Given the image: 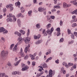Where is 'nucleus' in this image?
Wrapping results in <instances>:
<instances>
[{
  "mask_svg": "<svg viewBox=\"0 0 77 77\" xmlns=\"http://www.w3.org/2000/svg\"><path fill=\"white\" fill-rule=\"evenodd\" d=\"M38 11L40 12H43L44 15H46V8L44 7H40L38 8Z\"/></svg>",
  "mask_w": 77,
  "mask_h": 77,
  "instance_id": "obj_1",
  "label": "nucleus"
},
{
  "mask_svg": "<svg viewBox=\"0 0 77 77\" xmlns=\"http://www.w3.org/2000/svg\"><path fill=\"white\" fill-rule=\"evenodd\" d=\"M8 54V51H3L1 52V56L2 57H3L5 56H6L7 55V54Z\"/></svg>",
  "mask_w": 77,
  "mask_h": 77,
  "instance_id": "obj_2",
  "label": "nucleus"
},
{
  "mask_svg": "<svg viewBox=\"0 0 77 77\" xmlns=\"http://www.w3.org/2000/svg\"><path fill=\"white\" fill-rule=\"evenodd\" d=\"M71 6V4H66V3H63V8H66L68 7H70Z\"/></svg>",
  "mask_w": 77,
  "mask_h": 77,
  "instance_id": "obj_3",
  "label": "nucleus"
},
{
  "mask_svg": "<svg viewBox=\"0 0 77 77\" xmlns=\"http://www.w3.org/2000/svg\"><path fill=\"white\" fill-rule=\"evenodd\" d=\"M48 35V38H50L51 36L52 35V32L50 31V29H48L46 31Z\"/></svg>",
  "mask_w": 77,
  "mask_h": 77,
  "instance_id": "obj_4",
  "label": "nucleus"
},
{
  "mask_svg": "<svg viewBox=\"0 0 77 77\" xmlns=\"http://www.w3.org/2000/svg\"><path fill=\"white\" fill-rule=\"evenodd\" d=\"M36 54H37L36 53H35L33 55L30 54L29 55V56L30 57H31L32 60H34L35 59V56H36Z\"/></svg>",
  "mask_w": 77,
  "mask_h": 77,
  "instance_id": "obj_5",
  "label": "nucleus"
},
{
  "mask_svg": "<svg viewBox=\"0 0 77 77\" xmlns=\"http://www.w3.org/2000/svg\"><path fill=\"white\" fill-rule=\"evenodd\" d=\"M20 53V55L21 57H23L24 56H25V54H24V52H23V51L22 48H21Z\"/></svg>",
  "mask_w": 77,
  "mask_h": 77,
  "instance_id": "obj_6",
  "label": "nucleus"
},
{
  "mask_svg": "<svg viewBox=\"0 0 77 77\" xmlns=\"http://www.w3.org/2000/svg\"><path fill=\"white\" fill-rule=\"evenodd\" d=\"M1 31V33L2 32H3V34H6V33H8V30L5 29L3 27H2Z\"/></svg>",
  "mask_w": 77,
  "mask_h": 77,
  "instance_id": "obj_7",
  "label": "nucleus"
},
{
  "mask_svg": "<svg viewBox=\"0 0 77 77\" xmlns=\"http://www.w3.org/2000/svg\"><path fill=\"white\" fill-rule=\"evenodd\" d=\"M30 41V38H29V37H27L26 39L24 40V42L26 44H28V43H29Z\"/></svg>",
  "mask_w": 77,
  "mask_h": 77,
  "instance_id": "obj_8",
  "label": "nucleus"
},
{
  "mask_svg": "<svg viewBox=\"0 0 77 77\" xmlns=\"http://www.w3.org/2000/svg\"><path fill=\"white\" fill-rule=\"evenodd\" d=\"M49 76L50 77H52L53 75V70H52L50 69L49 71Z\"/></svg>",
  "mask_w": 77,
  "mask_h": 77,
  "instance_id": "obj_9",
  "label": "nucleus"
},
{
  "mask_svg": "<svg viewBox=\"0 0 77 77\" xmlns=\"http://www.w3.org/2000/svg\"><path fill=\"white\" fill-rule=\"evenodd\" d=\"M42 40H39L35 42V44H36V45H39V44H40L41 43H42Z\"/></svg>",
  "mask_w": 77,
  "mask_h": 77,
  "instance_id": "obj_10",
  "label": "nucleus"
},
{
  "mask_svg": "<svg viewBox=\"0 0 77 77\" xmlns=\"http://www.w3.org/2000/svg\"><path fill=\"white\" fill-rule=\"evenodd\" d=\"M15 5L16 6H18L19 8H20V6L21 5V3H20L19 1L18 0L17 2L15 3Z\"/></svg>",
  "mask_w": 77,
  "mask_h": 77,
  "instance_id": "obj_11",
  "label": "nucleus"
},
{
  "mask_svg": "<svg viewBox=\"0 0 77 77\" xmlns=\"http://www.w3.org/2000/svg\"><path fill=\"white\" fill-rule=\"evenodd\" d=\"M62 65L63 66H65L66 68H68L69 66L67 64V63L65 62H64L62 63Z\"/></svg>",
  "mask_w": 77,
  "mask_h": 77,
  "instance_id": "obj_12",
  "label": "nucleus"
},
{
  "mask_svg": "<svg viewBox=\"0 0 77 77\" xmlns=\"http://www.w3.org/2000/svg\"><path fill=\"white\" fill-rule=\"evenodd\" d=\"M17 23L19 27H21V21H20V20L18 19L17 20Z\"/></svg>",
  "mask_w": 77,
  "mask_h": 77,
  "instance_id": "obj_13",
  "label": "nucleus"
},
{
  "mask_svg": "<svg viewBox=\"0 0 77 77\" xmlns=\"http://www.w3.org/2000/svg\"><path fill=\"white\" fill-rule=\"evenodd\" d=\"M21 59H20L16 63H14V65H15V66H18V64H19L20 62V61H21Z\"/></svg>",
  "mask_w": 77,
  "mask_h": 77,
  "instance_id": "obj_14",
  "label": "nucleus"
},
{
  "mask_svg": "<svg viewBox=\"0 0 77 77\" xmlns=\"http://www.w3.org/2000/svg\"><path fill=\"white\" fill-rule=\"evenodd\" d=\"M17 17H22V18H23V17H24V16L21 13H19L17 14Z\"/></svg>",
  "mask_w": 77,
  "mask_h": 77,
  "instance_id": "obj_15",
  "label": "nucleus"
},
{
  "mask_svg": "<svg viewBox=\"0 0 77 77\" xmlns=\"http://www.w3.org/2000/svg\"><path fill=\"white\" fill-rule=\"evenodd\" d=\"M47 32L45 31V30L43 29L42 33L45 36H47Z\"/></svg>",
  "mask_w": 77,
  "mask_h": 77,
  "instance_id": "obj_16",
  "label": "nucleus"
},
{
  "mask_svg": "<svg viewBox=\"0 0 77 77\" xmlns=\"http://www.w3.org/2000/svg\"><path fill=\"white\" fill-rule=\"evenodd\" d=\"M52 59H53V58L52 57H49L45 61V62H46V63L48 62H49V60H52Z\"/></svg>",
  "mask_w": 77,
  "mask_h": 77,
  "instance_id": "obj_17",
  "label": "nucleus"
},
{
  "mask_svg": "<svg viewBox=\"0 0 77 77\" xmlns=\"http://www.w3.org/2000/svg\"><path fill=\"white\" fill-rule=\"evenodd\" d=\"M6 20L7 22H8V21H10V22H12V21H13L12 19L11 18V17L8 18Z\"/></svg>",
  "mask_w": 77,
  "mask_h": 77,
  "instance_id": "obj_18",
  "label": "nucleus"
},
{
  "mask_svg": "<svg viewBox=\"0 0 77 77\" xmlns=\"http://www.w3.org/2000/svg\"><path fill=\"white\" fill-rule=\"evenodd\" d=\"M14 34H15V35H17V36H21V34L17 32H15Z\"/></svg>",
  "mask_w": 77,
  "mask_h": 77,
  "instance_id": "obj_19",
  "label": "nucleus"
},
{
  "mask_svg": "<svg viewBox=\"0 0 77 77\" xmlns=\"http://www.w3.org/2000/svg\"><path fill=\"white\" fill-rule=\"evenodd\" d=\"M32 10H30L28 11V14L29 17L32 16Z\"/></svg>",
  "mask_w": 77,
  "mask_h": 77,
  "instance_id": "obj_20",
  "label": "nucleus"
},
{
  "mask_svg": "<svg viewBox=\"0 0 77 77\" xmlns=\"http://www.w3.org/2000/svg\"><path fill=\"white\" fill-rule=\"evenodd\" d=\"M51 25L50 23H49L46 25V27L47 29H50L51 27Z\"/></svg>",
  "mask_w": 77,
  "mask_h": 77,
  "instance_id": "obj_21",
  "label": "nucleus"
},
{
  "mask_svg": "<svg viewBox=\"0 0 77 77\" xmlns=\"http://www.w3.org/2000/svg\"><path fill=\"white\" fill-rule=\"evenodd\" d=\"M5 75V73L0 72V77H4Z\"/></svg>",
  "mask_w": 77,
  "mask_h": 77,
  "instance_id": "obj_22",
  "label": "nucleus"
},
{
  "mask_svg": "<svg viewBox=\"0 0 77 77\" xmlns=\"http://www.w3.org/2000/svg\"><path fill=\"white\" fill-rule=\"evenodd\" d=\"M61 70L62 71L63 73L64 74H65V73H66V71L64 70V68L63 67H62L61 69Z\"/></svg>",
  "mask_w": 77,
  "mask_h": 77,
  "instance_id": "obj_23",
  "label": "nucleus"
},
{
  "mask_svg": "<svg viewBox=\"0 0 77 77\" xmlns=\"http://www.w3.org/2000/svg\"><path fill=\"white\" fill-rule=\"evenodd\" d=\"M19 31L20 32V33L23 34V35H24V34H25V33H26V32H25V31L23 30L20 29L19 30Z\"/></svg>",
  "mask_w": 77,
  "mask_h": 77,
  "instance_id": "obj_24",
  "label": "nucleus"
},
{
  "mask_svg": "<svg viewBox=\"0 0 77 77\" xmlns=\"http://www.w3.org/2000/svg\"><path fill=\"white\" fill-rule=\"evenodd\" d=\"M14 17V16L12 15V14L10 13L8 15H7V17H10V18H12Z\"/></svg>",
  "mask_w": 77,
  "mask_h": 77,
  "instance_id": "obj_25",
  "label": "nucleus"
},
{
  "mask_svg": "<svg viewBox=\"0 0 77 77\" xmlns=\"http://www.w3.org/2000/svg\"><path fill=\"white\" fill-rule=\"evenodd\" d=\"M17 45H16L13 49V51H17Z\"/></svg>",
  "mask_w": 77,
  "mask_h": 77,
  "instance_id": "obj_26",
  "label": "nucleus"
},
{
  "mask_svg": "<svg viewBox=\"0 0 77 77\" xmlns=\"http://www.w3.org/2000/svg\"><path fill=\"white\" fill-rule=\"evenodd\" d=\"M20 9L21 10V11L22 12V13L24 12V11H25V9H24V8H23V7H21L20 8Z\"/></svg>",
  "mask_w": 77,
  "mask_h": 77,
  "instance_id": "obj_27",
  "label": "nucleus"
},
{
  "mask_svg": "<svg viewBox=\"0 0 77 77\" xmlns=\"http://www.w3.org/2000/svg\"><path fill=\"white\" fill-rule=\"evenodd\" d=\"M28 69V68L27 67H24L22 68V70L23 71H25V70H26Z\"/></svg>",
  "mask_w": 77,
  "mask_h": 77,
  "instance_id": "obj_28",
  "label": "nucleus"
},
{
  "mask_svg": "<svg viewBox=\"0 0 77 77\" xmlns=\"http://www.w3.org/2000/svg\"><path fill=\"white\" fill-rule=\"evenodd\" d=\"M14 44H12L10 46V50H12V48L14 47Z\"/></svg>",
  "mask_w": 77,
  "mask_h": 77,
  "instance_id": "obj_29",
  "label": "nucleus"
},
{
  "mask_svg": "<svg viewBox=\"0 0 77 77\" xmlns=\"http://www.w3.org/2000/svg\"><path fill=\"white\" fill-rule=\"evenodd\" d=\"M35 26L36 27L37 29H39L41 27V26H40V24L38 23L37 24H36Z\"/></svg>",
  "mask_w": 77,
  "mask_h": 77,
  "instance_id": "obj_30",
  "label": "nucleus"
},
{
  "mask_svg": "<svg viewBox=\"0 0 77 77\" xmlns=\"http://www.w3.org/2000/svg\"><path fill=\"white\" fill-rule=\"evenodd\" d=\"M38 67H40V68L38 70V71H40V72H41V71H42V70L43 71H44V69H43V67H42L39 66H38Z\"/></svg>",
  "mask_w": 77,
  "mask_h": 77,
  "instance_id": "obj_31",
  "label": "nucleus"
},
{
  "mask_svg": "<svg viewBox=\"0 0 77 77\" xmlns=\"http://www.w3.org/2000/svg\"><path fill=\"white\" fill-rule=\"evenodd\" d=\"M12 4H10L9 5H8L7 6H6V8H11L12 7Z\"/></svg>",
  "mask_w": 77,
  "mask_h": 77,
  "instance_id": "obj_32",
  "label": "nucleus"
},
{
  "mask_svg": "<svg viewBox=\"0 0 77 77\" xmlns=\"http://www.w3.org/2000/svg\"><path fill=\"white\" fill-rule=\"evenodd\" d=\"M76 26H77V24L76 23H74L72 25V27H76Z\"/></svg>",
  "mask_w": 77,
  "mask_h": 77,
  "instance_id": "obj_33",
  "label": "nucleus"
},
{
  "mask_svg": "<svg viewBox=\"0 0 77 77\" xmlns=\"http://www.w3.org/2000/svg\"><path fill=\"white\" fill-rule=\"evenodd\" d=\"M18 41L19 42H20V41H23V38H22V37H19L18 38Z\"/></svg>",
  "mask_w": 77,
  "mask_h": 77,
  "instance_id": "obj_34",
  "label": "nucleus"
},
{
  "mask_svg": "<svg viewBox=\"0 0 77 77\" xmlns=\"http://www.w3.org/2000/svg\"><path fill=\"white\" fill-rule=\"evenodd\" d=\"M13 21L14 22H15L16 21H17V18L15 17L14 16H13Z\"/></svg>",
  "mask_w": 77,
  "mask_h": 77,
  "instance_id": "obj_35",
  "label": "nucleus"
},
{
  "mask_svg": "<svg viewBox=\"0 0 77 77\" xmlns=\"http://www.w3.org/2000/svg\"><path fill=\"white\" fill-rule=\"evenodd\" d=\"M43 68H47V64L45 63L43 65Z\"/></svg>",
  "mask_w": 77,
  "mask_h": 77,
  "instance_id": "obj_36",
  "label": "nucleus"
},
{
  "mask_svg": "<svg viewBox=\"0 0 77 77\" xmlns=\"http://www.w3.org/2000/svg\"><path fill=\"white\" fill-rule=\"evenodd\" d=\"M60 26H62L63 25V22L62 21V20H60Z\"/></svg>",
  "mask_w": 77,
  "mask_h": 77,
  "instance_id": "obj_37",
  "label": "nucleus"
},
{
  "mask_svg": "<svg viewBox=\"0 0 77 77\" xmlns=\"http://www.w3.org/2000/svg\"><path fill=\"white\" fill-rule=\"evenodd\" d=\"M29 35H30V29H28V32L27 33V36H29Z\"/></svg>",
  "mask_w": 77,
  "mask_h": 77,
  "instance_id": "obj_38",
  "label": "nucleus"
},
{
  "mask_svg": "<svg viewBox=\"0 0 77 77\" xmlns=\"http://www.w3.org/2000/svg\"><path fill=\"white\" fill-rule=\"evenodd\" d=\"M60 30L57 32V36H59L60 35Z\"/></svg>",
  "mask_w": 77,
  "mask_h": 77,
  "instance_id": "obj_39",
  "label": "nucleus"
},
{
  "mask_svg": "<svg viewBox=\"0 0 77 77\" xmlns=\"http://www.w3.org/2000/svg\"><path fill=\"white\" fill-rule=\"evenodd\" d=\"M12 74L13 75H16L17 74V71L13 72H12Z\"/></svg>",
  "mask_w": 77,
  "mask_h": 77,
  "instance_id": "obj_40",
  "label": "nucleus"
},
{
  "mask_svg": "<svg viewBox=\"0 0 77 77\" xmlns=\"http://www.w3.org/2000/svg\"><path fill=\"white\" fill-rule=\"evenodd\" d=\"M28 58H29V55H26L25 56L24 59H25V60H27Z\"/></svg>",
  "mask_w": 77,
  "mask_h": 77,
  "instance_id": "obj_41",
  "label": "nucleus"
},
{
  "mask_svg": "<svg viewBox=\"0 0 77 77\" xmlns=\"http://www.w3.org/2000/svg\"><path fill=\"white\" fill-rule=\"evenodd\" d=\"M64 39L63 38H61L59 42H63V41Z\"/></svg>",
  "mask_w": 77,
  "mask_h": 77,
  "instance_id": "obj_42",
  "label": "nucleus"
},
{
  "mask_svg": "<svg viewBox=\"0 0 77 77\" xmlns=\"http://www.w3.org/2000/svg\"><path fill=\"white\" fill-rule=\"evenodd\" d=\"M74 42V40L71 41V42H68V44H72Z\"/></svg>",
  "mask_w": 77,
  "mask_h": 77,
  "instance_id": "obj_43",
  "label": "nucleus"
},
{
  "mask_svg": "<svg viewBox=\"0 0 77 77\" xmlns=\"http://www.w3.org/2000/svg\"><path fill=\"white\" fill-rule=\"evenodd\" d=\"M55 62L56 63L59 64V60L58 59H57V60L55 61Z\"/></svg>",
  "mask_w": 77,
  "mask_h": 77,
  "instance_id": "obj_44",
  "label": "nucleus"
},
{
  "mask_svg": "<svg viewBox=\"0 0 77 77\" xmlns=\"http://www.w3.org/2000/svg\"><path fill=\"white\" fill-rule=\"evenodd\" d=\"M33 2L34 4H37V0H33Z\"/></svg>",
  "mask_w": 77,
  "mask_h": 77,
  "instance_id": "obj_45",
  "label": "nucleus"
},
{
  "mask_svg": "<svg viewBox=\"0 0 77 77\" xmlns=\"http://www.w3.org/2000/svg\"><path fill=\"white\" fill-rule=\"evenodd\" d=\"M73 65V63H69L68 64V65L69 67L70 66H72Z\"/></svg>",
  "mask_w": 77,
  "mask_h": 77,
  "instance_id": "obj_46",
  "label": "nucleus"
},
{
  "mask_svg": "<svg viewBox=\"0 0 77 77\" xmlns=\"http://www.w3.org/2000/svg\"><path fill=\"white\" fill-rule=\"evenodd\" d=\"M28 49V48H27V47H26L25 48V52L26 53H27V49Z\"/></svg>",
  "mask_w": 77,
  "mask_h": 77,
  "instance_id": "obj_47",
  "label": "nucleus"
},
{
  "mask_svg": "<svg viewBox=\"0 0 77 77\" xmlns=\"http://www.w3.org/2000/svg\"><path fill=\"white\" fill-rule=\"evenodd\" d=\"M50 17L51 19H53V20H54L55 19V16H51Z\"/></svg>",
  "mask_w": 77,
  "mask_h": 77,
  "instance_id": "obj_48",
  "label": "nucleus"
},
{
  "mask_svg": "<svg viewBox=\"0 0 77 77\" xmlns=\"http://www.w3.org/2000/svg\"><path fill=\"white\" fill-rule=\"evenodd\" d=\"M51 11L52 13H54L55 12H56V9H53Z\"/></svg>",
  "mask_w": 77,
  "mask_h": 77,
  "instance_id": "obj_49",
  "label": "nucleus"
},
{
  "mask_svg": "<svg viewBox=\"0 0 77 77\" xmlns=\"http://www.w3.org/2000/svg\"><path fill=\"white\" fill-rule=\"evenodd\" d=\"M6 11H7V10L5 8H4L3 9V12L4 13H5V12H6Z\"/></svg>",
  "mask_w": 77,
  "mask_h": 77,
  "instance_id": "obj_50",
  "label": "nucleus"
},
{
  "mask_svg": "<svg viewBox=\"0 0 77 77\" xmlns=\"http://www.w3.org/2000/svg\"><path fill=\"white\" fill-rule=\"evenodd\" d=\"M41 75H40V73H37L36 75V77H40Z\"/></svg>",
  "mask_w": 77,
  "mask_h": 77,
  "instance_id": "obj_51",
  "label": "nucleus"
},
{
  "mask_svg": "<svg viewBox=\"0 0 77 77\" xmlns=\"http://www.w3.org/2000/svg\"><path fill=\"white\" fill-rule=\"evenodd\" d=\"M47 17L48 21H49V20H50L51 19V18H50V16H47Z\"/></svg>",
  "mask_w": 77,
  "mask_h": 77,
  "instance_id": "obj_52",
  "label": "nucleus"
},
{
  "mask_svg": "<svg viewBox=\"0 0 77 77\" xmlns=\"http://www.w3.org/2000/svg\"><path fill=\"white\" fill-rule=\"evenodd\" d=\"M71 37L72 39H74V34H72L71 35Z\"/></svg>",
  "mask_w": 77,
  "mask_h": 77,
  "instance_id": "obj_53",
  "label": "nucleus"
},
{
  "mask_svg": "<svg viewBox=\"0 0 77 77\" xmlns=\"http://www.w3.org/2000/svg\"><path fill=\"white\" fill-rule=\"evenodd\" d=\"M50 30L52 32H53V31H54V28L53 27H51Z\"/></svg>",
  "mask_w": 77,
  "mask_h": 77,
  "instance_id": "obj_54",
  "label": "nucleus"
},
{
  "mask_svg": "<svg viewBox=\"0 0 77 77\" xmlns=\"http://www.w3.org/2000/svg\"><path fill=\"white\" fill-rule=\"evenodd\" d=\"M34 38L35 39H38V36H36L35 35H34Z\"/></svg>",
  "mask_w": 77,
  "mask_h": 77,
  "instance_id": "obj_55",
  "label": "nucleus"
},
{
  "mask_svg": "<svg viewBox=\"0 0 77 77\" xmlns=\"http://www.w3.org/2000/svg\"><path fill=\"white\" fill-rule=\"evenodd\" d=\"M69 34H71V30L68 29L67 30Z\"/></svg>",
  "mask_w": 77,
  "mask_h": 77,
  "instance_id": "obj_56",
  "label": "nucleus"
},
{
  "mask_svg": "<svg viewBox=\"0 0 77 77\" xmlns=\"http://www.w3.org/2000/svg\"><path fill=\"white\" fill-rule=\"evenodd\" d=\"M60 28H57L56 29V30L57 32H59V31H60Z\"/></svg>",
  "mask_w": 77,
  "mask_h": 77,
  "instance_id": "obj_57",
  "label": "nucleus"
},
{
  "mask_svg": "<svg viewBox=\"0 0 77 77\" xmlns=\"http://www.w3.org/2000/svg\"><path fill=\"white\" fill-rule=\"evenodd\" d=\"M48 52L49 53V54H51V50L50 49H49L48 50Z\"/></svg>",
  "mask_w": 77,
  "mask_h": 77,
  "instance_id": "obj_58",
  "label": "nucleus"
},
{
  "mask_svg": "<svg viewBox=\"0 0 77 77\" xmlns=\"http://www.w3.org/2000/svg\"><path fill=\"white\" fill-rule=\"evenodd\" d=\"M8 65L9 66H11V63H10V62H8Z\"/></svg>",
  "mask_w": 77,
  "mask_h": 77,
  "instance_id": "obj_59",
  "label": "nucleus"
},
{
  "mask_svg": "<svg viewBox=\"0 0 77 77\" xmlns=\"http://www.w3.org/2000/svg\"><path fill=\"white\" fill-rule=\"evenodd\" d=\"M77 2V0H75V1H72L70 2L71 3H74V2Z\"/></svg>",
  "mask_w": 77,
  "mask_h": 77,
  "instance_id": "obj_60",
  "label": "nucleus"
},
{
  "mask_svg": "<svg viewBox=\"0 0 77 77\" xmlns=\"http://www.w3.org/2000/svg\"><path fill=\"white\" fill-rule=\"evenodd\" d=\"M74 34L75 36H76V37L77 38V32H74Z\"/></svg>",
  "mask_w": 77,
  "mask_h": 77,
  "instance_id": "obj_61",
  "label": "nucleus"
},
{
  "mask_svg": "<svg viewBox=\"0 0 77 77\" xmlns=\"http://www.w3.org/2000/svg\"><path fill=\"white\" fill-rule=\"evenodd\" d=\"M77 21V19L75 20H72L71 22H76Z\"/></svg>",
  "mask_w": 77,
  "mask_h": 77,
  "instance_id": "obj_62",
  "label": "nucleus"
},
{
  "mask_svg": "<svg viewBox=\"0 0 77 77\" xmlns=\"http://www.w3.org/2000/svg\"><path fill=\"white\" fill-rule=\"evenodd\" d=\"M42 54V52H39L38 55L39 56H41V55Z\"/></svg>",
  "mask_w": 77,
  "mask_h": 77,
  "instance_id": "obj_63",
  "label": "nucleus"
},
{
  "mask_svg": "<svg viewBox=\"0 0 77 77\" xmlns=\"http://www.w3.org/2000/svg\"><path fill=\"white\" fill-rule=\"evenodd\" d=\"M73 4L74 5H77V2H74Z\"/></svg>",
  "mask_w": 77,
  "mask_h": 77,
  "instance_id": "obj_64",
  "label": "nucleus"
}]
</instances>
